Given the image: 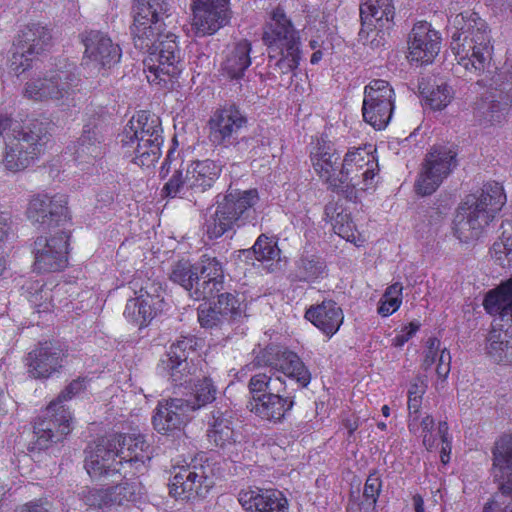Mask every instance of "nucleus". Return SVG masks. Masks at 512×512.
<instances>
[{
  "label": "nucleus",
  "mask_w": 512,
  "mask_h": 512,
  "mask_svg": "<svg viewBox=\"0 0 512 512\" xmlns=\"http://www.w3.org/2000/svg\"><path fill=\"white\" fill-rule=\"evenodd\" d=\"M8 129L1 163L13 173L34 165L52 141V124L45 119L30 118L13 125L10 116L0 113V136Z\"/></svg>",
  "instance_id": "f257e3e1"
},
{
  "label": "nucleus",
  "mask_w": 512,
  "mask_h": 512,
  "mask_svg": "<svg viewBox=\"0 0 512 512\" xmlns=\"http://www.w3.org/2000/svg\"><path fill=\"white\" fill-rule=\"evenodd\" d=\"M254 366L267 367L268 372L253 375L248 383L250 400L264 397L271 392H282L287 380L297 388H305L311 381V373L300 357L289 350L279 351L267 347L258 354Z\"/></svg>",
  "instance_id": "f03ea898"
},
{
  "label": "nucleus",
  "mask_w": 512,
  "mask_h": 512,
  "mask_svg": "<svg viewBox=\"0 0 512 512\" xmlns=\"http://www.w3.org/2000/svg\"><path fill=\"white\" fill-rule=\"evenodd\" d=\"M450 47L458 64L476 76L490 65L493 46L490 29L476 12L465 11L455 16Z\"/></svg>",
  "instance_id": "7ed1b4c3"
},
{
  "label": "nucleus",
  "mask_w": 512,
  "mask_h": 512,
  "mask_svg": "<svg viewBox=\"0 0 512 512\" xmlns=\"http://www.w3.org/2000/svg\"><path fill=\"white\" fill-rule=\"evenodd\" d=\"M82 86L77 67L72 62L59 63L42 78L31 79L25 84L24 96L33 101L52 102L59 107L76 105Z\"/></svg>",
  "instance_id": "20e7f679"
},
{
  "label": "nucleus",
  "mask_w": 512,
  "mask_h": 512,
  "mask_svg": "<svg viewBox=\"0 0 512 512\" xmlns=\"http://www.w3.org/2000/svg\"><path fill=\"white\" fill-rule=\"evenodd\" d=\"M485 310L491 315H499L506 322L497 328L493 325L487 337L486 350L496 362L512 364V277L496 289L490 290L483 301Z\"/></svg>",
  "instance_id": "39448f33"
},
{
  "label": "nucleus",
  "mask_w": 512,
  "mask_h": 512,
  "mask_svg": "<svg viewBox=\"0 0 512 512\" xmlns=\"http://www.w3.org/2000/svg\"><path fill=\"white\" fill-rule=\"evenodd\" d=\"M214 486L213 467L204 454L186 465L174 468L169 482V493L176 499L205 498Z\"/></svg>",
  "instance_id": "423d86ee"
},
{
  "label": "nucleus",
  "mask_w": 512,
  "mask_h": 512,
  "mask_svg": "<svg viewBox=\"0 0 512 512\" xmlns=\"http://www.w3.org/2000/svg\"><path fill=\"white\" fill-rule=\"evenodd\" d=\"M147 54L143 64L150 83L166 86L181 73L182 56L174 34H166Z\"/></svg>",
  "instance_id": "0eeeda50"
},
{
  "label": "nucleus",
  "mask_w": 512,
  "mask_h": 512,
  "mask_svg": "<svg viewBox=\"0 0 512 512\" xmlns=\"http://www.w3.org/2000/svg\"><path fill=\"white\" fill-rule=\"evenodd\" d=\"M395 93L389 82L374 79L365 86L362 115L366 123L376 130L384 129L391 121Z\"/></svg>",
  "instance_id": "6e6552de"
},
{
  "label": "nucleus",
  "mask_w": 512,
  "mask_h": 512,
  "mask_svg": "<svg viewBox=\"0 0 512 512\" xmlns=\"http://www.w3.org/2000/svg\"><path fill=\"white\" fill-rule=\"evenodd\" d=\"M457 153L446 146H435L425 156L422 170L416 181V192L431 195L457 166Z\"/></svg>",
  "instance_id": "1a4fd4ad"
},
{
  "label": "nucleus",
  "mask_w": 512,
  "mask_h": 512,
  "mask_svg": "<svg viewBox=\"0 0 512 512\" xmlns=\"http://www.w3.org/2000/svg\"><path fill=\"white\" fill-rule=\"evenodd\" d=\"M494 480L498 491L494 505L500 512H512V434L496 441L492 450Z\"/></svg>",
  "instance_id": "9d476101"
},
{
  "label": "nucleus",
  "mask_w": 512,
  "mask_h": 512,
  "mask_svg": "<svg viewBox=\"0 0 512 512\" xmlns=\"http://www.w3.org/2000/svg\"><path fill=\"white\" fill-rule=\"evenodd\" d=\"M72 417L68 409L52 401L34 423L32 450H44L61 441L71 431Z\"/></svg>",
  "instance_id": "9b49d317"
},
{
  "label": "nucleus",
  "mask_w": 512,
  "mask_h": 512,
  "mask_svg": "<svg viewBox=\"0 0 512 512\" xmlns=\"http://www.w3.org/2000/svg\"><path fill=\"white\" fill-rule=\"evenodd\" d=\"M84 467L93 479L123 472L121 461L118 458L117 445L114 435L97 439L85 449Z\"/></svg>",
  "instance_id": "f8f14e48"
},
{
  "label": "nucleus",
  "mask_w": 512,
  "mask_h": 512,
  "mask_svg": "<svg viewBox=\"0 0 512 512\" xmlns=\"http://www.w3.org/2000/svg\"><path fill=\"white\" fill-rule=\"evenodd\" d=\"M124 476L144 475L151 462L150 445L142 435L113 434Z\"/></svg>",
  "instance_id": "ddd939ff"
},
{
  "label": "nucleus",
  "mask_w": 512,
  "mask_h": 512,
  "mask_svg": "<svg viewBox=\"0 0 512 512\" xmlns=\"http://www.w3.org/2000/svg\"><path fill=\"white\" fill-rule=\"evenodd\" d=\"M70 235L61 230L47 238L38 237L33 245L35 255L34 266L40 272H54L66 267Z\"/></svg>",
  "instance_id": "4468645a"
},
{
  "label": "nucleus",
  "mask_w": 512,
  "mask_h": 512,
  "mask_svg": "<svg viewBox=\"0 0 512 512\" xmlns=\"http://www.w3.org/2000/svg\"><path fill=\"white\" fill-rule=\"evenodd\" d=\"M210 141L221 146L238 137L247 128L248 118L235 104H226L213 112L208 121Z\"/></svg>",
  "instance_id": "2eb2a0df"
},
{
  "label": "nucleus",
  "mask_w": 512,
  "mask_h": 512,
  "mask_svg": "<svg viewBox=\"0 0 512 512\" xmlns=\"http://www.w3.org/2000/svg\"><path fill=\"white\" fill-rule=\"evenodd\" d=\"M66 205L67 197L64 194H38L30 200L27 215L32 222L43 228L61 226L69 219Z\"/></svg>",
  "instance_id": "dca6fc26"
},
{
  "label": "nucleus",
  "mask_w": 512,
  "mask_h": 512,
  "mask_svg": "<svg viewBox=\"0 0 512 512\" xmlns=\"http://www.w3.org/2000/svg\"><path fill=\"white\" fill-rule=\"evenodd\" d=\"M297 389V386L289 389L286 383L283 385L282 392H271L262 398L256 397L253 400H249L247 408L264 421L273 424L281 423L295 404L293 391Z\"/></svg>",
  "instance_id": "f3484780"
},
{
  "label": "nucleus",
  "mask_w": 512,
  "mask_h": 512,
  "mask_svg": "<svg viewBox=\"0 0 512 512\" xmlns=\"http://www.w3.org/2000/svg\"><path fill=\"white\" fill-rule=\"evenodd\" d=\"M207 437L232 461H237L243 450L238 435L232 428V417L228 411L214 409L208 420Z\"/></svg>",
  "instance_id": "a211bd4d"
},
{
  "label": "nucleus",
  "mask_w": 512,
  "mask_h": 512,
  "mask_svg": "<svg viewBox=\"0 0 512 512\" xmlns=\"http://www.w3.org/2000/svg\"><path fill=\"white\" fill-rule=\"evenodd\" d=\"M67 356V350L56 343H40L25 358L28 373L35 379L49 378L60 371Z\"/></svg>",
  "instance_id": "6ab92c4d"
},
{
  "label": "nucleus",
  "mask_w": 512,
  "mask_h": 512,
  "mask_svg": "<svg viewBox=\"0 0 512 512\" xmlns=\"http://www.w3.org/2000/svg\"><path fill=\"white\" fill-rule=\"evenodd\" d=\"M394 0H364L360 4L361 29L359 40L366 44L369 33L389 31L394 25Z\"/></svg>",
  "instance_id": "aec40b11"
},
{
  "label": "nucleus",
  "mask_w": 512,
  "mask_h": 512,
  "mask_svg": "<svg viewBox=\"0 0 512 512\" xmlns=\"http://www.w3.org/2000/svg\"><path fill=\"white\" fill-rule=\"evenodd\" d=\"M262 40L268 51L279 52L286 47L300 46L298 31L284 11L277 7L271 14L270 21L266 24Z\"/></svg>",
  "instance_id": "412c9836"
},
{
  "label": "nucleus",
  "mask_w": 512,
  "mask_h": 512,
  "mask_svg": "<svg viewBox=\"0 0 512 512\" xmlns=\"http://www.w3.org/2000/svg\"><path fill=\"white\" fill-rule=\"evenodd\" d=\"M440 46L439 32L430 23L421 21L413 26L408 40L411 61L431 63L438 55Z\"/></svg>",
  "instance_id": "4be33fe9"
},
{
  "label": "nucleus",
  "mask_w": 512,
  "mask_h": 512,
  "mask_svg": "<svg viewBox=\"0 0 512 512\" xmlns=\"http://www.w3.org/2000/svg\"><path fill=\"white\" fill-rule=\"evenodd\" d=\"M259 200L256 189L239 190L229 187L222 201H217L223 215L232 219L237 227L255 219V208Z\"/></svg>",
  "instance_id": "5701e85b"
},
{
  "label": "nucleus",
  "mask_w": 512,
  "mask_h": 512,
  "mask_svg": "<svg viewBox=\"0 0 512 512\" xmlns=\"http://www.w3.org/2000/svg\"><path fill=\"white\" fill-rule=\"evenodd\" d=\"M191 413L186 400L170 398L158 403L152 423L157 432L168 434L180 430L190 420Z\"/></svg>",
  "instance_id": "b1692460"
},
{
  "label": "nucleus",
  "mask_w": 512,
  "mask_h": 512,
  "mask_svg": "<svg viewBox=\"0 0 512 512\" xmlns=\"http://www.w3.org/2000/svg\"><path fill=\"white\" fill-rule=\"evenodd\" d=\"M198 281L194 291V300H211L224 289V271L216 258H203L196 263Z\"/></svg>",
  "instance_id": "393cba45"
},
{
  "label": "nucleus",
  "mask_w": 512,
  "mask_h": 512,
  "mask_svg": "<svg viewBox=\"0 0 512 512\" xmlns=\"http://www.w3.org/2000/svg\"><path fill=\"white\" fill-rule=\"evenodd\" d=\"M85 46V56L101 67H111L119 62L121 49L111 38L101 31L91 30L81 34Z\"/></svg>",
  "instance_id": "a878e982"
},
{
  "label": "nucleus",
  "mask_w": 512,
  "mask_h": 512,
  "mask_svg": "<svg viewBox=\"0 0 512 512\" xmlns=\"http://www.w3.org/2000/svg\"><path fill=\"white\" fill-rule=\"evenodd\" d=\"M239 503L246 512H288V501L275 489L242 490Z\"/></svg>",
  "instance_id": "bb28decb"
},
{
  "label": "nucleus",
  "mask_w": 512,
  "mask_h": 512,
  "mask_svg": "<svg viewBox=\"0 0 512 512\" xmlns=\"http://www.w3.org/2000/svg\"><path fill=\"white\" fill-rule=\"evenodd\" d=\"M163 129L159 117L141 111L137 116L132 117L120 135L121 146L134 144L133 140H144L150 138L158 140L163 138Z\"/></svg>",
  "instance_id": "cd10ccee"
},
{
  "label": "nucleus",
  "mask_w": 512,
  "mask_h": 512,
  "mask_svg": "<svg viewBox=\"0 0 512 512\" xmlns=\"http://www.w3.org/2000/svg\"><path fill=\"white\" fill-rule=\"evenodd\" d=\"M506 201L503 187L497 182H488L483 185L479 195L467 196L464 204L478 214H486L488 221H492Z\"/></svg>",
  "instance_id": "c85d7f7f"
},
{
  "label": "nucleus",
  "mask_w": 512,
  "mask_h": 512,
  "mask_svg": "<svg viewBox=\"0 0 512 512\" xmlns=\"http://www.w3.org/2000/svg\"><path fill=\"white\" fill-rule=\"evenodd\" d=\"M135 295V298L127 301L123 314L128 321L139 328L147 326L168 305L165 299H154L151 296L146 297L144 294Z\"/></svg>",
  "instance_id": "c756f323"
},
{
  "label": "nucleus",
  "mask_w": 512,
  "mask_h": 512,
  "mask_svg": "<svg viewBox=\"0 0 512 512\" xmlns=\"http://www.w3.org/2000/svg\"><path fill=\"white\" fill-rule=\"evenodd\" d=\"M162 18L145 15L141 12H134V23L131 27L134 46L148 53L153 49L165 35L160 33Z\"/></svg>",
  "instance_id": "7c9ffc66"
},
{
  "label": "nucleus",
  "mask_w": 512,
  "mask_h": 512,
  "mask_svg": "<svg viewBox=\"0 0 512 512\" xmlns=\"http://www.w3.org/2000/svg\"><path fill=\"white\" fill-rule=\"evenodd\" d=\"M311 154L315 171L328 184V188L332 190L333 180L339 179V170L336 164L341 158L340 154L334 148V145L324 138L318 140L315 151Z\"/></svg>",
  "instance_id": "2f4dec72"
},
{
  "label": "nucleus",
  "mask_w": 512,
  "mask_h": 512,
  "mask_svg": "<svg viewBox=\"0 0 512 512\" xmlns=\"http://www.w3.org/2000/svg\"><path fill=\"white\" fill-rule=\"evenodd\" d=\"M305 318L331 337L339 330L344 315L335 301L324 300L321 304L310 307L305 313Z\"/></svg>",
  "instance_id": "473e14b6"
},
{
  "label": "nucleus",
  "mask_w": 512,
  "mask_h": 512,
  "mask_svg": "<svg viewBox=\"0 0 512 512\" xmlns=\"http://www.w3.org/2000/svg\"><path fill=\"white\" fill-rule=\"evenodd\" d=\"M106 147L102 127L97 123L89 122L84 125L82 135L77 141L75 149L76 159L90 163L104 156Z\"/></svg>",
  "instance_id": "72a5a7b5"
},
{
  "label": "nucleus",
  "mask_w": 512,
  "mask_h": 512,
  "mask_svg": "<svg viewBox=\"0 0 512 512\" xmlns=\"http://www.w3.org/2000/svg\"><path fill=\"white\" fill-rule=\"evenodd\" d=\"M342 174L346 177L347 174L354 172L364 171V181L371 183L373 176H377L379 165L376 157L373 155L372 145L367 147H358L349 150L341 164Z\"/></svg>",
  "instance_id": "f704fd0d"
},
{
  "label": "nucleus",
  "mask_w": 512,
  "mask_h": 512,
  "mask_svg": "<svg viewBox=\"0 0 512 512\" xmlns=\"http://www.w3.org/2000/svg\"><path fill=\"white\" fill-rule=\"evenodd\" d=\"M488 224L486 214H478L463 203L454 219V234L461 242L467 243L478 239Z\"/></svg>",
  "instance_id": "c9c22d12"
},
{
  "label": "nucleus",
  "mask_w": 512,
  "mask_h": 512,
  "mask_svg": "<svg viewBox=\"0 0 512 512\" xmlns=\"http://www.w3.org/2000/svg\"><path fill=\"white\" fill-rule=\"evenodd\" d=\"M251 43L242 40L236 43L228 52L222 63V74L232 81L239 83L245 71L251 64Z\"/></svg>",
  "instance_id": "e433bc0d"
},
{
  "label": "nucleus",
  "mask_w": 512,
  "mask_h": 512,
  "mask_svg": "<svg viewBox=\"0 0 512 512\" xmlns=\"http://www.w3.org/2000/svg\"><path fill=\"white\" fill-rule=\"evenodd\" d=\"M199 1V6H192L193 27L198 35H212L227 24L228 11L207 9L205 1Z\"/></svg>",
  "instance_id": "4c0bfd02"
},
{
  "label": "nucleus",
  "mask_w": 512,
  "mask_h": 512,
  "mask_svg": "<svg viewBox=\"0 0 512 512\" xmlns=\"http://www.w3.org/2000/svg\"><path fill=\"white\" fill-rule=\"evenodd\" d=\"M163 141V138L133 140L134 144L122 146V149L124 155L133 157L132 161L138 166L150 167L160 158Z\"/></svg>",
  "instance_id": "58836bf2"
},
{
  "label": "nucleus",
  "mask_w": 512,
  "mask_h": 512,
  "mask_svg": "<svg viewBox=\"0 0 512 512\" xmlns=\"http://www.w3.org/2000/svg\"><path fill=\"white\" fill-rule=\"evenodd\" d=\"M364 171L347 174L346 177L339 171V179L333 180L332 191L342 195L349 201L356 202L361 192L375 188L377 181L373 176L371 183L364 181Z\"/></svg>",
  "instance_id": "ea45409f"
},
{
  "label": "nucleus",
  "mask_w": 512,
  "mask_h": 512,
  "mask_svg": "<svg viewBox=\"0 0 512 512\" xmlns=\"http://www.w3.org/2000/svg\"><path fill=\"white\" fill-rule=\"evenodd\" d=\"M51 30L40 23L27 25L18 35L17 40L24 48L30 50V54L38 55L46 50L52 43Z\"/></svg>",
  "instance_id": "a19ab883"
},
{
  "label": "nucleus",
  "mask_w": 512,
  "mask_h": 512,
  "mask_svg": "<svg viewBox=\"0 0 512 512\" xmlns=\"http://www.w3.org/2000/svg\"><path fill=\"white\" fill-rule=\"evenodd\" d=\"M327 275L326 262L317 255H302L295 263L292 273L293 280L300 282H315Z\"/></svg>",
  "instance_id": "79ce46f5"
},
{
  "label": "nucleus",
  "mask_w": 512,
  "mask_h": 512,
  "mask_svg": "<svg viewBox=\"0 0 512 512\" xmlns=\"http://www.w3.org/2000/svg\"><path fill=\"white\" fill-rule=\"evenodd\" d=\"M188 171L197 195L212 187L219 177L220 167L212 160H204L193 163Z\"/></svg>",
  "instance_id": "37998d69"
},
{
  "label": "nucleus",
  "mask_w": 512,
  "mask_h": 512,
  "mask_svg": "<svg viewBox=\"0 0 512 512\" xmlns=\"http://www.w3.org/2000/svg\"><path fill=\"white\" fill-rule=\"evenodd\" d=\"M280 256L281 250L278 247L277 240L266 234L258 236L251 248L240 250L238 254L239 259L252 260L254 257V259L260 262L279 261Z\"/></svg>",
  "instance_id": "c03bdc74"
},
{
  "label": "nucleus",
  "mask_w": 512,
  "mask_h": 512,
  "mask_svg": "<svg viewBox=\"0 0 512 512\" xmlns=\"http://www.w3.org/2000/svg\"><path fill=\"white\" fill-rule=\"evenodd\" d=\"M188 168L186 170L176 169L161 190L164 197H179L189 201L195 199L196 193L190 180Z\"/></svg>",
  "instance_id": "a18cd8bd"
},
{
  "label": "nucleus",
  "mask_w": 512,
  "mask_h": 512,
  "mask_svg": "<svg viewBox=\"0 0 512 512\" xmlns=\"http://www.w3.org/2000/svg\"><path fill=\"white\" fill-rule=\"evenodd\" d=\"M146 495V488L138 479L124 481L108 487L110 506L124 505L127 502L141 501Z\"/></svg>",
  "instance_id": "49530a36"
},
{
  "label": "nucleus",
  "mask_w": 512,
  "mask_h": 512,
  "mask_svg": "<svg viewBox=\"0 0 512 512\" xmlns=\"http://www.w3.org/2000/svg\"><path fill=\"white\" fill-rule=\"evenodd\" d=\"M300 46H295L290 49H280L279 52L268 51V67L271 73L276 75H285L294 72L300 61Z\"/></svg>",
  "instance_id": "de8ad7c7"
},
{
  "label": "nucleus",
  "mask_w": 512,
  "mask_h": 512,
  "mask_svg": "<svg viewBox=\"0 0 512 512\" xmlns=\"http://www.w3.org/2000/svg\"><path fill=\"white\" fill-rule=\"evenodd\" d=\"M217 387L210 377H203L194 382L191 397L185 399L192 412L212 403L216 399Z\"/></svg>",
  "instance_id": "09e8293b"
},
{
  "label": "nucleus",
  "mask_w": 512,
  "mask_h": 512,
  "mask_svg": "<svg viewBox=\"0 0 512 512\" xmlns=\"http://www.w3.org/2000/svg\"><path fill=\"white\" fill-rule=\"evenodd\" d=\"M502 234L499 241H496L491 248V255L502 267L512 264V223L502 222Z\"/></svg>",
  "instance_id": "8fccbe9b"
},
{
  "label": "nucleus",
  "mask_w": 512,
  "mask_h": 512,
  "mask_svg": "<svg viewBox=\"0 0 512 512\" xmlns=\"http://www.w3.org/2000/svg\"><path fill=\"white\" fill-rule=\"evenodd\" d=\"M198 277L196 264H191L189 261H179L173 265L170 279L179 285H181L188 293L191 298L194 299V291L195 287L198 286L196 284Z\"/></svg>",
  "instance_id": "3c124183"
},
{
  "label": "nucleus",
  "mask_w": 512,
  "mask_h": 512,
  "mask_svg": "<svg viewBox=\"0 0 512 512\" xmlns=\"http://www.w3.org/2000/svg\"><path fill=\"white\" fill-rule=\"evenodd\" d=\"M222 213V209L218 208L217 205L214 213L210 214L205 219L203 230L204 235H206L209 240L218 239L225 233L233 230L236 226L232 219H229L227 215H223Z\"/></svg>",
  "instance_id": "603ef678"
},
{
  "label": "nucleus",
  "mask_w": 512,
  "mask_h": 512,
  "mask_svg": "<svg viewBox=\"0 0 512 512\" xmlns=\"http://www.w3.org/2000/svg\"><path fill=\"white\" fill-rule=\"evenodd\" d=\"M63 294V286L56 285L53 288L45 284L38 292L29 296V302L36 309L37 313H45L57 307L56 300Z\"/></svg>",
  "instance_id": "864d4df0"
},
{
  "label": "nucleus",
  "mask_w": 512,
  "mask_h": 512,
  "mask_svg": "<svg viewBox=\"0 0 512 512\" xmlns=\"http://www.w3.org/2000/svg\"><path fill=\"white\" fill-rule=\"evenodd\" d=\"M324 215L327 221L332 223L334 232L341 237H349L348 233L351 231V223L349 215L344 213L341 205L337 202H329L324 208Z\"/></svg>",
  "instance_id": "5fc2aeb1"
},
{
  "label": "nucleus",
  "mask_w": 512,
  "mask_h": 512,
  "mask_svg": "<svg viewBox=\"0 0 512 512\" xmlns=\"http://www.w3.org/2000/svg\"><path fill=\"white\" fill-rule=\"evenodd\" d=\"M217 302L214 305L221 312V315L227 321V323L235 322L238 318L241 317V307L240 302L232 293L224 292L218 293Z\"/></svg>",
  "instance_id": "6e6d98bb"
},
{
  "label": "nucleus",
  "mask_w": 512,
  "mask_h": 512,
  "mask_svg": "<svg viewBox=\"0 0 512 512\" xmlns=\"http://www.w3.org/2000/svg\"><path fill=\"white\" fill-rule=\"evenodd\" d=\"M130 286L135 294H144L154 299H165V290L159 281L150 278H142L140 275L130 281Z\"/></svg>",
  "instance_id": "4d7b16f0"
},
{
  "label": "nucleus",
  "mask_w": 512,
  "mask_h": 512,
  "mask_svg": "<svg viewBox=\"0 0 512 512\" xmlns=\"http://www.w3.org/2000/svg\"><path fill=\"white\" fill-rule=\"evenodd\" d=\"M160 367L167 371L174 385H183L189 380L191 367L188 361H161Z\"/></svg>",
  "instance_id": "13d9d810"
},
{
  "label": "nucleus",
  "mask_w": 512,
  "mask_h": 512,
  "mask_svg": "<svg viewBox=\"0 0 512 512\" xmlns=\"http://www.w3.org/2000/svg\"><path fill=\"white\" fill-rule=\"evenodd\" d=\"M171 8V0H135L133 12H141L156 19L167 15Z\"/></svg>",
  "instance_id": "bf43d9fd"
},
{
  "label": "nucleus",
  "mask_w": 512,
  "mask_h": 512,
  "mask_svg": "<svg viewBox=\"0 0 512 512\" xmlns=\"http://www.w3.org/2000/svg\"><path fill=\"white\" fill-rule=\"evenodd\" d=\"M33 56L34 54H30V50L24 48L23 44L19 43V40L16 39V42L14 43V51L10 59L11 70L16 74L23 73L31 66Z\"/></svg>",
  "instance_id": "052dcab7"
},
{
  "label": "nucleus",
  "mask_w": 512,
  "mask_h": 512,
  "mask_svg": "<svg viewBox=\"0 0 512 512\" xmlns=\"http://www.w3.org/2000/svg\"><path fill=\"white\" fill-rule=\"evenodd\" d=\"M451 98L452 90L445 83L437 85V87L432 89L426 96L428 105L434 110L444 109L450 103Z\"/></svg>",
  "instance_id": "680f3d73"
},
{
  "label": "nucleus",
  "mask_w": 512,
  "mask_h": 512,
  "mask_svg": "<svg viewBox=\"0 0 512 512\" xmlns=\"http://www.w3.org/2000/svg\"><path fill=\"white\" fill-rule=\"evenodd\" d=\"M84 503L90 507H106L110 506L109 496H108V488L106 489H96L84 487L82 491L79 493Z\"/></svg>",
  "instance_id": "e2e57ef3"
},
{
  "label": "nucleus",
  "mask_w": 512,
  "mask_h": 512,
  "mask_svg": "<svg viewBox=\"0 0 512 512\" xmlns=\"http://www.w3.org/2000/svg\"><path fill=\"white\" fill-rule=\"evenodd\" d=\"M14 236V227L10 212L0 210V252L9 250V242Z\"/></svg>",
  "instance_id": "0e129e2a"
},
{
  "label": "nucleus",
  "mask_w": 512,
  "mask_h": 512,
  "mask_svg": "<svg viewBox=\"0 0 512 512\" xmlns=\"http://www.w3.org/2000/svg\"><path fill=\"white\" fill-rule=\"evenodd\" d=\"M198 320L201 326L205 328L221 326L227 322L215 305L207 309H199Z\"/></svg>",
  "instance_id": "69168bd1"
},
{
  "label": "nucleus",
  "mask_w": 512,
  "mask_h": 512,
  "mask_svg": "<svg viewBox=\"0 0 512 512\" xmlns=\"http://www.w3.org/2000/svg\"><path fill=\"white\" fill-rule=\"evenodd\" d=\"M259 140L252 136H241L231 139L229 143H224L222 147L229 148L233 147L236 152L241 155H248L258 146Z\"/></svg>",
  "instance_id": "338daca9"
},
{
  "label": "nucleus",
  "mask_w": 512,
  "mask_h": 512,
  "mask_svg": "<svg viewBox=\"0 0 512 512\" xmlns=\"http://www.w3.org/2000/svg\"><path fill=\"white\" fill-rule=\"evenodd\" d=\"M382 482L375 473L370 474L364 485L363 496L366 500H371L373 505L376 504L378 496L381 492Z\"/></svg>",
  "instance_id": "774afa93"
}]
</instances>
